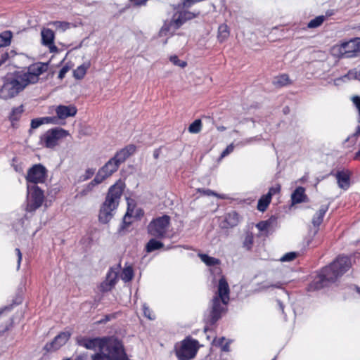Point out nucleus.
I'll use <instances>...</instances> for the list:
<instances>
[{
	"instance_id": "nucleus-20",
	"label": "nucleus",
	"mask_w": 360,
	"mask_h": 360,
	"mask_svg": "<svg viewBox=\"0 0 360 360\" xmlns=\"http://www.w3.org/2000/svg\"><path fill=\"white\" fill-rule=\"evenodd\" d=\"M105 338H96L92 339H86L84 342V346L89 349L93 350H104V342Z\"/></svg>"
},
{
	"instance_id": "nucleus-34",
	"label": "nucleus",
	"mask_w": 360,
	"mask_h": 360,
	"mask_svg": "<svg viewBox=\"0 0 360 360\" xmlns=\"http://www.w3.org/2000/svg\"><path fill=\"white\" fill-rule=\"evenodd\" d=\"M326 20V17L324 15L317 16L309 22L307 27L309 28H316L321 26Z\"/></svg>"
},
{
	"instance_id": "nucleus-14",
	"label": "nucleus",
	"mask_w": 360,
	"mask_h": 360,
	"mask_svg": "<svg viewBox=\"0 0 360 360\" xmlns=\"http://www.w3.org/2000/svg\"><path fill=\"white\" fill-rule=\"evenodd\" d=\"M56 116L51 117L52 118H56V124H58L59 120H65L70 117H74L77 112V109L74 105H59L56 106L55 109Z\"/></svg>"
},
{
	"instance_id": "nucleus-39",
	"label": "nucleus",
	"mask_w": 360,
	"mask_h": 360,
	"mask_svg": "<svg viewBox=\"0 0 360 360\" xmlns=\"http://www.w3.org/2000/svg\"><path fill=\"white\" fill-rule=\"evenodd\" d=\"M22 112H23L22 106H19V107L13 108L11 113L10 119L12 121L18 120Z\"/></svg>"
},
{
	"instance_id": "nucleus-46",
	"label": "nucleus",
	"mask_w": 360,
	"mask_h": 360,
	"mask_svg": "<svg viewBox=\"0 0 360 360\" xmlns=\"http://www.w3.org/2000/svg\"><path fill=\"white\" fill-rule=\"evenodd\" d=\"M271 222L269 221H262L257 224L256 227L260 231H267L269 227L270 226Z\"/></svg>"
},
{
	"instance_id": "nucleus-55",
	"label": "nucleus",
	"mask_w": 360,
	"mask_h": 360,
	"mask_svg": "<svg viewBox=\"0 0 360 360\" xmlns=\"http://www.w3.org/2000/svg\"><path fill=\"white\" fill-rule=\"evenodd\" d=\"M15 158H13V163H12V166L13 167L14 169L15 170V172H18V173H22L23 172V168L20 165H15Z\"/></svg>"
},
{
	"instance_id": "nucleus-45",
	"label": "nucleus",
	"mask_w": 360,
	"mask_h": 360,
	"mask_svg": "<svg viewBox=\"0 0 360 360\" xmlns=\"http://www.w3.org/2000/svg\"><path fill=\"white\" fill-rule=\"evenodd\" d=\"M257 140H260V136H254V137L248 138V139H243L241 141L238 142L237 143V146H243L245 145L250 144L253 141H257Z\"/></svg>"
},
{
	"instance_id": "nucleus-31",
	"label": "nucleus",
	"mask_w": 360,
	"mask_h": 360,
	"mask_svg": "<svg viewBox=\"0 0 360 360\" xmlns=\"http://www.w3.org/2000/svg\"><path fill=\"white\" fill-rule=\"evenodd\" d=\"M134 277V271L131 266H128L124 267L121 273V279L127 283L130 281Z\"/></svg>"
},
{
	"instance_id": "nucleus-40",
	"label": "nucleus",
	"mask_w": 360,
	"mask_h": 360,
	"mask_svg": "<svg viewBox=\"0 0 360 360\" xmlns=\"http://www.w3.org/2000/svg\"><path fill=\"white\" fill-rule=\"evenodd\" d=\"M297 256V253L295 252H290L285 254L281 257L280 261L282 262H290L294 260Z\"/></svg>"
},
{
	"instance_id": "nucleus-8",
	"label": "nucleus",
	"mask_w": 360,
	"mask_h": 360,
	"mask_svg": "<svg viewBox=\"0 0 360 360\" xmlns=\"http://www.w3.org/2000/svg\"><path fill=\"white\" fill-rule=\"evenodd\" d=\"M27 207L26 210L33 212L42 205L44 200L43 191L37 185L27 186Z\"/></svg>"
},
{
	"instance_id": "nucleus-36",
	"label": "nucleus",
	"mask_w": 360,
	"mask_h": 360,
	"mask_svg": "<svg viewBox=\"0 0 360 360\" xmlns=\"http://www.w3.org/2000/svg\"><path fill=\"white\" fill-rule=\"evenodd\" d=\"M360 134V126H358L356 129V131L352 134V135L349 136L348 138L346 139V143H347L348 147H352L354 146L356 142L358 137Z\"/></svg>"
},
{
	"instance_id": "nucleus-53",
	"label": "nucleus",
	"mask_w": 360,
	"mask_h": 360,
	"mask_svg": "<svg viewBox=\"0 0 360 360\" xmlns=\"http://www.w3.org/2000/svg\"><path fill=\"white\" fill-rule=\"evenodd\" d=\"M95 173V169L93 168H89L85 171V174L84 175V179L87 180L90 179Z\"/></svg>"
},
{
	"instance_id": "nucleus-54",
	"label": "nucleus",
	"mask_w": 360,
	"mask_h": 360,
	"mask_svg": "<svg viewBox=\"0 0 360 360\" xmlns=\"http://www.w3.org/2000/svg\"><path fill=\"white\" fill-rule=\"evenodd\" d=\"M17 257H18V261H17V269L18 270L20 267V264L22 261V253L19 248H16L15 250Z\"/></svg>"
},
{
	"instance_id": "nucleus-51",
	"label": "nucleus",
	"mask_w": 360,
	"mask_h": 360,
	"mask_svg": "<svg viewBox=\"0 0 360 360\" xmlns=\"http://www.w3.org/2000/svg\"><path fill=\"white\" fill-rule=\"evenodd\" d=\"M200 191L201 192V191ZM202 193H203V194H205L206 195H214L221 199L225 198L224 195H219L210 189H202Z\"/></svg>"
},
{
	"instance_id": "nucleus-63",
	"label": "nucleus",
	"mask_w": 360,
	"mask_h": 360,
	"mask_svg": "<svg viewBox=\"0 0 360 360\" xmlns=\"http://www.w3.org/2000/svg\"><path fill=\"white\" fill-rule=\"evenodd\" d=\"M217 129L219 131H224L226 130V128L224 126H217Z\"/></svg>"
},
{
	"instance_id": "nucleus-32",
	"label": "nucleus",
	"mask_w": 360,
	"mask_h": 360,
	"mask_svg": "<svg viewBox=\"0 0 360 360\" xmlns=\"http://www.w3.org/2000/svg\"><path fill=\"white\" fill-rule=\"evenodd\" d=\"M163 247V243L153 238L150 239L146 246V250L148 252H153Z\"/></svg>"
},
{
	"instance_id": "nucleus-38",
	"label": "nucleus",
	"mask_w": 360,
	"mask_h": 360,
	"mask_svg": "<svg viewBox=\"0 0 360 360\" xmlns=\"http://www.w3.org/2000/svg\"><path fill=\"white\" fill-rule=\"evenodd\" d=\"M254 242V237L252 233H248L245 237V239L243 240V248H245L247 250H250L252 248V246L253 245Z\"/></svg>"
},
{
	"instance_id": "nucleus-19",
	"label": "nucleus",
	"mask_w": 360,
	"mask_h": 360,
	"mask_svg": "<svg viewBox=\"0 0 360 360\" xmlns=\"http://www.w3.org/2000/svg\"><path fill=\"white\" fill-rule=\"evenodd\" d=\"M239 223V216L235 211L226 213L221 222L222 229H230L237 226Z\"/></svg>"
},
{
	"instance_id": "nucleus-35",
	"label": "nucleus",
	"mask_w": 360,
	"mask_h": 360,
	"mask_svg": "<svg viewBox=\"0 0 360 360\" xmlns=\"http://www.w3.org/2000/svg\"><path fill=\"white\" fill-rule=\"evenodd\" d=\"M49 25H53L56 30L61 32H65L70 28V23L65 21H52Z\"/></svg>"
},
{
	"instance_id": "nucleus-47",
	"label": "nucleus",
	"mask_w": 360,
	"mask_h": 360,
	"mask_svg": "<svg viewBox=\"0 0 360 360\" xmlns=\"http://www.w3.org/2000/svg\"><path fill=\"white\" fill-rule=\"evenodd\" d=\"M224 341H225V338H221L217 340V344L219 345L221 347V349L223 351L229 352V342H226L225 344H224Z\"/></svg>"
},
{
	"instance_id": "nucleus-18",
	"label": "nucleus",
	"mask_w": 360,
	"mask_h": 360,
	"mask_svg": "<svg viewBox=\"0 0 360 360\" xmlns=\"http://www.w3.org/2000/svg\"><path fill=\"white\" fill-rule=\"evenodd\" d=\"M136 146L133 144L128 145L117 151L113 158L120 165L121 163L124 162L129 156L133 155L136 152Z\"/></svg>"
},
{
	"instance_id": "nucleus-57",
	"label": "nucleus",
	"mask_w": 360,
	"mask_h": 360,
	"mask_svg": "<svg viewBox=\"0 0 360 360\" xmlns=\"http://www.w3.org/2000/svg\"><path fill=\"white\" fill-rule=\"evenodd\" d=\"M283 285V283L277 282L275 284H272V285H268V286H264V288H268L269 287H274V288H281Z\"/></svg>"
},
{
	"instance_id": "nucleus-61",
	"label": "nucleus",
	"mask_w": 360,
	"mask_h": 360,
	"mask_svg": "<svg viewBox=\"0 0 360 360\" xmlns=\"http://www.w3.org/2000/svg\"><path fill=\"white\" fill-rule=\"evenodd\" d=\"M8 58V54L7 53H5L4 55L1 56V58L0 59V66L5 63V61L7 60Z\"/></svg>"
},
{
	"instance_id": "nucleus-13",
	"label": "nucleus",
	"mask_w": 360,
	"mask_h": 360,
	"mask_svg": "<svg viewBox=\"0 0 360 360\" xmlns=\"http://www.w3.org/2000/svg\"><path fill=\"white\" fill-rule=\"evenodd\" d=\"M48 66L45 63H37L30 67L27 72H22V75L29 84H34L38 82L40 75L47 70Z\"/></svg>"
},
{
	"instance_id": "nucleus-15",
	"label": "nucleus",
	"mask_w": 360,
	"mask_h": 360,
	"mask_svg": "<svg viewBox=\"0 0 360 360\" xmlns=\"http://www.w3.org/2000/svg\"><path fill=\"white\" fill-rule=\"evenodd\" d=\"M120 165L117 160L112 158L98 170L96 174L103 181L116 172Z\"/></svg>"
},
{
	"instance_id": "nucleus-17",
	"label": "nucleus",
	"mask_w": 360,
	"mask_h": 360,
	"mask_svg": "<svg viewBox=\"0 0 360 360\" xmlns=\"http://www.w3.org/2000/svg\"><path fill=\"white\" fill-rule=\"evenodd\" d=\"M41 44L48 47L51 52L57 51V47L54 45V32L49 28H43L41 31Z\"/></svg>"
},
{
	"instance_id": "nucleus-4",
	"label": "nucleus",
	"mask_w": 360,
	"mask_h": 360,
	"mask_svg": "<svg viewBox=\"0 0 360 360\" xmlns=\"http://www.w3.org/2000/svg\"><path fill=\"white\" fill-rule=\"evenodd\" d=\"M27 85L28 83L22 75V72H18L6 78L0 89V98L4 100L13 98Z\"/></svg>"
},
{
	"instance_id": "nucleus-22",
	"label": "nucleus",
	"mask_w": 360,
	"mask_h": 360,
	"mask_svg": "<svg viewBox=\"0 0 360 360\" xmlns=\"http://www.w3.org/2000/svg\"><path fill=\"white\" fill-rule=\"evenodd\" d=\"M306 198L305 190L301 186L297 187L291 195L292 205L304 202Z\"/></svg>"
},
{
	"instance_id": "nucleus-41",
	"label": "nucleus",
	"mask_w": 360,
	"mask_h": 360,
	"mask_svg": "<svg viewBox=\"0 0 360 360\" xmlns=\"http://www.w3.org/2000/svg\"><path fill=\"white\" fill-rule=\"evenodd\" d=\"M115 287L110 281L105 279L100 285V290L102 292H108Z\"/></svg>"
},
{
	"instance_id": "nucleus-16",
	"label": "nucleus",
	"mask_w": 360,
	"mask_h": 360,
	"mask_svg": "<svg viewBox=\"0 0 360 360\" xmlns=\"http://www.w3.org/2000/svg\"><path fill=\"white\" fill-rule=\"evenodd\" d=\"M70 335L71 333L69 331L61 332L55 337L51 342L47 343L45 345V349L48 352H53L58 349L68 342Z\"/></svg>"
},
{
	"instance_id": "nucleus-10",
	"label": "nucleus",
	"mask_w": 360,
	"mask_h": 360,
	"mask_svg": "<svg viewBox=\"0 0 360 360\" xmlns=\"http://www.w3.org/2000/svg\"><path fill=\"white\" fill-rule=\"evenodd\" d=\"M195 17V14L189 11H179L175 13L169 22H165L161 32L165 30L174 32L179 28L187 20H191Z\"/></svg>"
},
{
	"instance_id": "nucleus-43",
	"label": "nucleus",
	"mask_w": 360,
	"mask_h": 360,
	"mask_svg": "<svg viewBox=\"0 0 360 360\" xmlns=\"http://www.w3.org/2000/svg\"><path fill=\"white\" fill-rule=\"evenodd\" d=\"M288 81H289L288 76L286 75H282L276 79L274 83L277 84L280 86H284L288 83Z\"/></svg>"
},
{
	"instance_id": "nucleus-24",
	"label": "nucleus",
	"mask_w": 360,
	"mask_h": 360,
	"mask_svg": "<svg viewBox=\"0 0 360 360\" xmlns=\"http://www.w3.org/2000/svg\"><path fill=\"white\" fill-rule=\"evenodd\" d=\"M328 207L327 205L321 206L319 211L314 214L312 218V224L314 227L318 228L322 223L323 217L328 210Z\"/></svg>"
},
{
	"instance_id": "nucleus-33",
	"label": "nucleus",
	"mask_w": 360,
	"mask_h": 360,
	"mask_svg": "<svg viewBox=\"0 0 360 360\" xmlns=\"http://www.w3.org/2000/svg\"><path fill=\"white\" fill-rule=\"evenodd\" d=\"M271 198L270 197H268L266 194L262 195L257 203L258 210L261 212L265 211L267 207L269 206V203L271 202Z\"/></svg>"
},
{
	"instance_id": "nucleus-48",
	"label": "nucleus",
	"mask_w": 360,
	"mask_h": 360,
	"mask_svg": "<svg viewBox=\"0 0 360 360\" xmlns=\"http://www.w3.org/2000/svg\"><path fill=\"white\" fill-rule=\"evenodd\" d=\"M234 148H235V146L233 143H231L229 144L224 150H223V152L221 153V155H220V159H222L224 158H225L226 156H227L228 155H229L230 153H231L233 150H234Z\"/></svg>"
},
{
	"instance_id": "nucleus-60",
	"label": "nucleus",
	"mask_w": 360,
	"mask_h": 360,
	"mask_svg": "<svg viewBox=\"0 0 360 360\" xmlns=\"http://www.w3.org/2000/svg\"><path fill=\"white\" fill-rule=\"evenodd\" d=\"M136 5H142L144 4L148 0H130Z\"/></svg>"
},
{
	"instance_id": "nucleus-44",
	"label": "nucleus",
	"mask_w": 360,
	"mask_h": 360,
	"mask_svg": "<svg viewBox=\"0 0 360 360\" xmlns=\"http://www.w3.org/2000/svg\"><path fill=\"white\" fill-rule=\"evenodd\" d=\"M281 191V185L277 184L272 187H271L269 190V192L266 193L268 197L272 198L273 195L279 193Z\"/></svg>"
},
{
	"instance_id": "nucleus-42",
	"label": "nucleus",
	"mask_w": 360,
	"mask_h": 360,
	"mask_svg": "<svg viewBox=\"0 0 360 360\" xmlns=\"http://www.w3.org/2000/svg\"><path fill=\"white\" fill-rule=\"evenodd\" d=\"M169 60L174 65L181 68H185L187 65L186 62L180 60L176 56H172Z\"/></svg>"
},
{
	"instance_id": "nucleus-1",
	"label": "nucleus",
	"mask_w": 360,
	"mask_h": 360,
	"mask_svg": "<svg viewBox=\"0 0 360 360\" xmlns=\"http://www.w3.org/2000/svg\"><path fill=\"white\" fill-rule=\"evenodd\" d=\"M229 301V287L225 278L222 277L219 279L217 292L212 300L210 309L205 314L204 320L206 323L214 324L226 311Z\"/></svg>"
},
{
	"instance_id": "nucleus-25",
	"label": "nucleus",
	"mask_w": 360,
	"mask_h": 360,
	"mask_svg": "<svg viewBox=\"0 0 360 360\" xmlns=\"http://www.w3.org/2000/svg\"><path fill=\"white\" fill-rule=\"evenodd\" d=\"M44 124H56V118H52L51 117H44L33 119L31 121V127L32 129H37Z\"/></svg>"
},
{
	"instance_id": "nucleus-2",
	"label": "nucleus",
	"mask_w": 360,
	"mask_h": 360,
	"mask_svg": "<svg viewBox=\"0 0 360 360\" xmlns=\"http://www.w3.org/2000/svg\"><path fill=\"white\" fill-rule=\"evenodd\" d=\"M350 259L347 256L338 257L333 263L322 269L319 276L314 281L315 288L319 289L327 285L328 282H334L351 267Z\"/></svg>"
},
{
	"instance_id": "nucleus-21",
	"label": "nucleus",
	"mask_w": 360,
	"mask_h": 360,
	"mask_svg": "<svg viewBox=\"0 0 360 360\" xmlns=\"http://www.w3.org/2000/svg\"><path fill=\"white\" fill-rule=\"evenodd\" d=\"M335 176L338 186L343 190H347L350 186V173L342 170L338 172Z\"/></svg>"
},
{
	"instance_id": "nucleus-27",
	"label": "nucleus",
	"mask_w": 360,
	"mask_h": 360,
	"mask_svg": "<svg viewBox=\"0 0 360 360\" xmlns=\"http://www.w3.org/2000/svg\"><path fill=\"white\" fill-rule=\"evenodd\" d=\"M90 67V63L86 62L78 66L73 72V76L77 79H82Z\"/></svg>"
},
{
	"instance_id": "nucleus-26",
	"label": "nucleus",
	"mask_w": 360,
	"mask_h": 360,
	"mask_svg": "<svg viewBox=\"0 0 360 360\" xmlns=\"http://www.w3.org/2000/svg\"><path fill=\"white\" fill-rule=\"evenodd\" d=\"M230 31L227 25L221 24L218 27L217 39L220 43L226 41L229 37Z\"/></svg>"
},
{
	"instance_id": "nucleus-49",
	"label": "nucleus",
	"mask_w": 360,
	"mask_h": 360,
	"mask_svg": "<svg viewBox=\"0 0 360 360\" xmlns=\"http://www.w3.org/2000/svg\"><path fill=\"white\" fill-rule=\"evenodd\" d=\"M143 311L144 316L147 317L150 320H153L155 319V316L153 314V312L150 310V309L146 306V304H143Z\"/></svg>"
},
{
	"instance_id": "nucleus-11",
	"label": "nucleus",
	"mask_w": 360,
	"mask_h": 360,
	"mask_svg": "<svg viewBox=\"0 0 360 360\" xmlns=\"http://www.w3.org/2000/svg\"><path fill=\"white\" fill-rule=\"evenodd\" d=\"M47 176V169L41 164L34 165L27 171L25 179L27 184L37 185L44 183Z\"/></svg>"
},
{
	"instance_id": "nucleus-29",
	"label": "nucleus",
	"mask_w": 360,
	"mask_h": 360,
	"mask_svg": "<svg viewBox=\"0 0 360 360\" xmlns=\"http://www.w3.org/2000/svg\"><path fill=\"white\" fill-rule=\"evenodd\" d=\"M199 257L206 265L209 266H215L220 264L219 259L210 257L205 254H199Z\"/></svg>"
},
{
	"instance_id": "nucleus-58",
	"label": "nucleus",
	"mask_w": 360,
	"mask_h": 360,
	"mask_svg": "<svg viewBox=\"0 0 360 360\" xmlns=\"http://www.w3.org/2000/svg\"><path fill=\"white\" fill-rule=\"evenodd\" d=\"M196 2L197 1H195V0H184V7H189L193 4L196 3Z\"/></svg>"
},
{
	"instance_id": "nucleus-7",
	"label": "nucleus",
	"mask_w": 360,
	"mask_h": 360,
	"mask_svg": "<svg viewBox=\"0 0 360 360\" xmlns=\"http://www.w3.org/2000/svg\"><path fill=\"white\" fill-rule=\"evenodd\" d=\"M102 352L111 360H122L126 354L122 342L113 338H105Z\"/></svg>"
},
{
	"instance_id": "nucleus-37",
	"label": "nucleus",
	"mask_w": 360,
	"mask_h": 360,
	"mask_svg": "<svg viewBox=\"0 0 360 360\" xmlns=\"http://www.w3.org/2000/svg\"><path fill=\"white\" fill-rule=\"evenodd\" d=\"M202 129V122L200 120H195L188 127V131L191 134H198Z\"/></svg>"
},
{
	"instance_id": "nucleus-56",
	"label": "nucleus",
	"mask_w": 360,
	"mask_h": 360,
	"mask_svg": "<svg viewBox=\"0 0 360 360\" xmlns=\"http://www.w3.org/2000/svg\"><path fill=\"white\" fill-rule=\"evenodd\" d=\"M68 67H65V66L63 67L58 73V77L60 79H63L65 77V74L68 72Z\"/></svg>"
},
{
	"instance_id": "nucleus-9",
	"label": "nucleus",
	"mask_w": 360,
	"mask_h": 360,
	"mask_svg": "<svg viewBox=\"0 0 360 360\" xmlns=\"http://www.w3.org/2000/svg\"><path fill=\"white\" fill-rule=\"evenodd\" d=\"M170 217L167 215L153 219L148 226V233L155 238H162L169 229Z\"/></svg>"
},
{
	"instance_id": "nucleus-23",
	"label": "nucleus",
	"mask_w": 360,
	"mask_h": 360,
	"mask_svg": "<svg viewBox=\"0 0 360 360\" xmlns=\"http://www.w3.org/2000/svg\"><path fill=\"white\" fill-rule=\"evenodd\" d=\"M120 264L110 267L107 273L105 279L110 281L112 285H115L117 282V276L120 271Z\"/></svg>"
},
{
	"instance_id": "nucleus-5",
	"label": "nucleus",
	"mask_w": 360,
	"mask_h": 360,
	"mask_svg": "<svg viewBox=\"0 0 360 360\" xmlns=\"http://www.w3.org/2000/svg\"><path fill=\"white\" fill-rule=\"evenodd\" d=\"M200 347L199 342L191 337L176 343L175 354L179 360H191L195 358Z\"/></svg>"
},
{
	"instance_id": "nucleus-62",
	"label": "nucleus",
	"mask_w": 360,
	"mask_h": 360,
	"mask_svg": "<svg viewBox=\"0 0 360 360\" xmlns=\"http://www.w3.org/2000/svg\"><path fill=\"white\" fill-rule=\"evenodd\" d=\"M354 159L360 161V149L356 153Z\"/></svg>"
},
{
	"instance_id": "nucleus-30",
	"label": "nucleus",
	"mask_w": 360,
	"mask_h": 360,
	"mask_svg": "<svg viewBox=\"0 0 360 360\" xmlns=\"http://www.w3.org/2000/svg\"><path fill=\"white\" fill-rule=\"evenodd\" d=\"M11 38L12 32L11 31H5L0 34V48L9 46Z\"/></svg>"
},
{
	"instance_id": "nucleus-28",
	"label": "nucleus",
	"mask_w": 360,
	"mask_h": 360,
	"mask_svg": "<svg viewBox=\"0 0 360 360\" xmlns=\"http://www.w3.org/2000/svg\"><path fill=\"white\" fill-rule=\"evenodd\" d=\"M103 181L99 178V176L96 174L94 179L89 183L81 191V194L83 195H86L88 193L91 192L94 186L96 185H98L99 184L102 183Z\"/></svg>"
},
{
	"instance_id": "nucleus-12",
	"label": "nucleus",
	"mask_w": 360,
	"mask_h": 360,
	"mask_svg": "<svg viewBox=\"0 0 360 360\" xmlns=\"http://www.w3.org/2000/svg\"><path fill=\"white\" fill-rule=\"evenodd\" d=\"M68 135V132L61 128H55L47 131L41 137V143L46 147L52 148L55 147L58 141Z\"/></svg>"
},
{
	"instance_id": "nucleus-6",
	"label": "nucleus",
	"mask_w": 360,
	"mask_h": 360,
	"mask_svg": "<svg viewBox=\"0 0 360 360\" xmlns=\"http://www.w3.org/2000/svg\"><path fill=\"white\" fill-rule=\"evenodd\" d=\"M340 57L352 58L360 56V38L356 37L349 41L341 42L333 47Z\"/></svg>"
},
{
	"instance_id": "nucleus-59",
	"label": "nucleus",
	"mask_w": 360,
	"mask_h": 360,
	"mask_svg": "<svg viewBox=\"0 0 360 360\" xmlns=\"http://www.w3.org/2000/svg\"><path fill=\"white\" fill-rule=\"evenodd\" d=\"M196 2L197 1H195V0H184V7H189L193 4L196 3Z\"/></svg>"
},
{
	"instance_id": "nucleus-64",
	"label": "nucleus",
	"mask_w": 360,
	"mask_h": 360,
	"mask_svg": "<svg viewBox=\"0 0 360 360\" xmlns=\"http://www.w3.org/2000/svg\"><path fill=\"white\" fill-rule=\"evenodd\" d=\"M153 156L155 159H158L159 157V150H156L154 151Z\"/></svg>"
},
{
	"instance_id": "nucleus-52",
	"label": "nucleus",
	"mask_w": 360,
	"mask_h": 360,
	"mask_svg": "<svg viewBox=\"0 0 360 360\" xmlns=\"http://www.w3.org/2000/svg\"><path fill=\"white\" fill-rule=\"evenodd\" d=\"M91 359L92 360H111L103 352L92 355Z\"/></svg>"
},
{
	"instance_id": "nucleus-50",
	"label": "nucleus",
	"mask_w": 360,
	"mask_h": 360,
	"mask_svg": "<svg viewBox=\"0 0 360 360\" xmlns=\"http://www.w3.org/2000/svg\"><path fill=\"white\" fill-rule=\"evenodd\" d=\"M352 101L356 108L359 112V122H360V96H354L352 97Z\"/></svg>"
},
{
	"instance_id": "nucleus-3",
	"label": "nucleus",
	"mask_w": 360,
	"mask_h": 360,
	"mask_svg": "<svg viewBox=\"0 0 360 360\" xmlns=\"http://www.w3.org/2000/svg\"><path fill=\"white\" fill-rule=\"evenodd\" d=\"M124 184L118 181L110 187L107 196L99 212V221L101 223H108L112 217L117 209L120 199L122 195Z\"/></svg>"
}]
</instances>
